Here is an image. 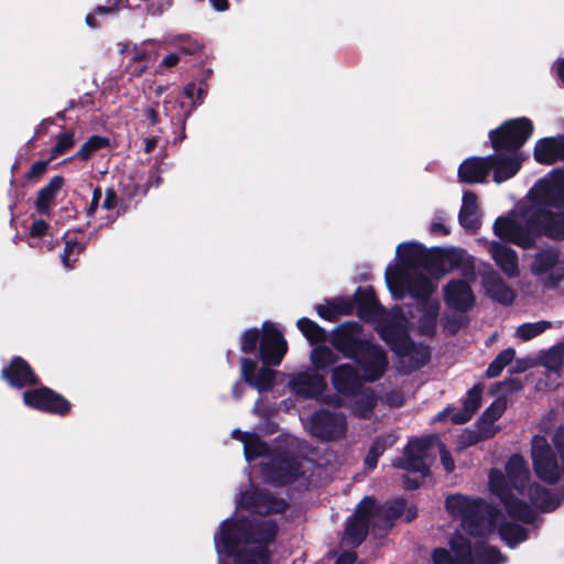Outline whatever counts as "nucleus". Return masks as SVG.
Returning a JSON list of instances; mask_svg holds the SVG:
<instances>
[{
  "mask_svg": "<svg viewBox=\"0 0 564 564\" xmlns=\"http://www.w3.org/2000/svg\"><path fill=\"white\" fill-rule=\"evenodd\" d=\"M489 487L491 492L502 501L506 495L512 494V487L508 481L507 475L505 476L499 469L492 468L489 473Z\"/></svg>",
  "mask_w": 564,
  "mask_h": 564,
  "instance_id": "nucleus-53",
  "label": "nucleus"
},
{
  "mask_svg": "<svg viewBox=\"0 0 564 564\" xmlns=\"http://www.w3.org/2000/svg\"><path fill=\"white\" fill-rule=\"evenodd\" d=\"M490 253L496 264L507 276L516 278L519 275L518 254L512 248L501 242L492 241Z\"/></svg>",
  "mask_w": 564,
  "mask_h": 564,
  "instance_id": "nucleus-30",
  "label": "nucleus"
},
{
  "mask_svg": "<svg viewBox=\"0 0 564 564\" xmlns=\"http://www.w3.org/2000/svg\"><path fill=\"white\" fill-rule=\"evenodd\" d=\"M442 259L446 273H448L463 264L464 250L459 248H443Z\"/></svg>",
  "mask_w": 564,
  "mask_h": 564,
  "instance_id": "nucleus-59",
  "label": "nucleus"
},
{
  "mask_svg": "<svg viewBox=\"0 0 564 564\" xmlns=\"http://www.w3.org/2000/svg\"><path fill=\"white\" fill-rule=\"evenodd\" d=\"M366 380L350 364L335 366L330 373V383L335 391L346 398L359 395Z\"/></svg>",
  "mask_w": 564,
  "mask_h": 564,
  "instance_id": "nucleus-18",
  "label": "nucleus"
},
{
  "mask_svg": "<svg viewBox=\"0 0 564 564\" xmlns=\"http://www.w3.org/2000/svg\"><path fill=\"white\" fill-rule=\"evenodd\" d=\"M75 145V132L74 131H65L59 133L56 137V142L52 147L50 152L51 160H55L58 156L65 154Z\"/></svg>",
  "mask_w": 564,
  "mask_h": 564,
  "instance_id": "nucleus-55",
  "label": "nucleus"
},
{
  "mask_svg": "<svg viewBox=\"0 0 564 564\" xmlns=\"http://www.w3.org/2000/svg\"><path fill=\"white\" fill-rule=\"evenodd\" d=\"M449 552L460 564H475V552L470 541L462 535L453 539L449 543Z\"/></svg>",
  "mask_w": 564,
  "mask_h": 564,
  "instance_id": "nucleus-50",
  "label": "nucleus"
},
{
  "mask_svg": "<svg viewBox=\"0 0 564 564\" xmlns=\"http://www.w3.org/2000/svg\"><path fill=\"white\" fill-rule=\"evenodd\" d=\"M528 496L531 503L542 512L554 510L557 507L551 490L539 482H533L529 486Z\"/></svg>",
  "mask_w": 564,
  "mask_h": 564,
  "instance_id": "nucleus-42",
  "label": "nucleus"
},
{
  "mask_svg": "<svg viewBox=\"0 0 564 564\" xmlns=\"http://www.w3.org/2000/svg\"><path fill=\"white\" fill-rule=\"evenodd\" d=\"M459 225L473 234L477 232L481 226L478 196L471 191H465L463 202L458 213Z\"/></svg>",
  "mask_w": 564,
  "mask_h": 564,
  "instance_id": "nucleus-27",
  "label": "nucleus"
},
{
  "mask_svg": "<svg viewBox=\"0 0 564 564\" xmlns=\"http://www.w3.org/2000/svg\"><path fill=\"white\" fill-rule=\"evenodd\" d=\"M291 383L299 395L307 399L321 395L327 387L325 377L316 371L301 372L295 376Z\"/></svg>",
  "mask_w": 564,
  "mask_h": 564,
  "instance_id": "nucleus-28",
  "label": "nucleus"
},
{
  "mask_svg": "<svg viewBox=\"0 0 564 564\" xmlns=\"http://www.w3.org/2000/svg\"><path fill=\"white\" fill-rule=\"evenodd\" d=\"M261 340V330L258 328H249L241 335L240 338V350L243 354H253L259 348Z\"/></svg>",
  "mask_w": 564,
  "mask_h": 564,
  "instance_id": "nucleus-58",
  "label": "nucleus"
},
{
  "mask_svg": "<svg viewBox=\"0 0 564 564\" xmlns=\"http://www.w3.org/2000/svg\"><path fill=\"white\" fill-rule=\"evenodd\" d=\"M0 379L17 390L33 388L41 383V378L33 367L21 356H13L2 367Z\"/></svg>",
  "mask_w": 564,
  "mask_h": 564,
  "instance_id": "nucleus-14",
  "label": "nucleus"
},
{
  "mask_svg": "<svg viewBox=\"0 0 564 564\" xmlns=\"http://www.w3.org/2000/svg\"><path fill=\"white\" fill-rule=\"evenodd\" d=\"M23 404L45 414L65 417L72 412V403L54 389L40 383L22 393Z\"/></svg>",
  "mask_w": 564,
  "mask_h": 564,
  "instance_id": "nucleus-5",
  "label": "nucleus"
},
{
  "mask_svg": "<svg viewBox=\"0 0 564 564\" xmlns=\"http://www.w3.org/2000/svg\"><path fill=\"white\" fill-rule=\"evenodd\" d=\"M486 505L482 499L474 498L462 517L463 525L468 534L482 536L486 531Z\"/></svg>",
  "mask_w": 564,
  "mask_h": 564,
  "instance_id": "nucleus-29",
  "label": "nucleus"
},
{
  "mask_svg": "<svg viewBox=\"0 0 564 564\" xmlns=\"http://www.w3.org/2000/svg\"><path fill=\"white\" fill-rule=\"evenodd\" d=\"M357 316L366 323H372L386 314L371 285L358 286L354 294Z\"/></svg>",
  "mask_w": 564,
  "mask_h": 564,
  "instance_id": "nucleus-21",
  "label": "nucleus"
},
{
  "mask_svg": "<svg viewBox=\"0 0 564 564\" xmlns=\"http://www.w3.org/2000/svg\"><path fill=\"white\" fill-rule=\"evenodd\" d=\"M433 442L432 436L414 438L409 441L404 447V457L393 460V467L412 473H420L423 477H427L431 471L424 462V455L431 448Z\"/></svg>",
  "mask_w": 564,
  "mask_h": 564,
  "instance_id": "nucleus-15",
  "label": "nucleus"
},
{
  "mask_svg": "<svg viewBox=\"0 0 564 564\" xmlns=\"http://www.w3.org/2000/svg\"><path fill=\"white\" fill-rule=\"evenodd\" d=\"M278 532L273 520L228 518L214 536L215 547L219 555L235 557L234 564H268L269 545L275 541Z\"/></svg>",
  "mask_w": 564,
  "mask_h": 564,
  "instance_id": "nucleus-1",
  "label": "nucleus"
},
{
  "mask_svg": "<svg viewBox=\"0 0 564 564\" xmlns=\"http://www.w3.org/2000/svg\"><path fill=\"white\" fill-rule=\"evenodd\" d=\"M264 366L258 369V364L249 357L240 358V372L242 380L251 388L263 393L271 391L275 383V370Z\"/></svg>",
  "mask_w": 564,
  "mask_h": 564,
  "instance_id": "nucleus-19",
  "label": "nucleus"
},
{
  "mask_svg": "<svg viewBox=\"0 0 564 564\" xmlns=\"http://www.w3.org/2000/svg\"><path fill=\"white\" fill-rule=\"evenodd\" d=\"M110 145V139L107 137L94 134L87 139L86 142L83 143L80 149L72 156L63 160L61 164H66L72 162L75 159L82 161H89L93 155L101 149H106Z\"/></svg>",
  "mask_w": 564,
  "mask_h": 564,
  "instance_id": "nucleus-39",
  "label": "nucleus"
},
{
  "mask_svg": "<svg viewBox=\"0 0 564 564\" xmlns=\"http://www.w3.org/2000/svg\"><path fill=\"white\" fill-rule=\"evenodd\" d=\"M533 158L544 165L564 161V133L539 139L534 144Z\"/></svg>",
  "mask_w": 564,
  "mask_h": 564,
  "instance_id": "nucleus-24",
  "label": "nucleus"
},
{
  "mask_svg": "<svg viewBox=\"0 0 564 564\" xmlns=\"http://www.w3.org/2000/svg\"><path fill=\"white\" fill-rule=\"evenodd\" d=\"M357 519H361L370 524L372 519L377 520L373 522V530L379 528V503H377L373 497H364L357 505L355 513L352 514Z\"/></svg>",
  "mask_w": 564,
  "mask_h": 564,
  "instance_id": "nucleus-51",
  "label": "nucleus"
},
{
  "mask_svg": "<svg viewBox=\"0 0 564 564\" xmlns=\"http://www.w3.org/2000/svg\"><path fill=\"white\" fill-rule=\"evenodd\" d=\"M534 206L564 208V171H553L552 180H540L532 188Z\"/></svg>",
  "mask_w": 564,
  "mask_h": 564,
  "instance_id": "nucleus-13",
  "label": "nucleus"
},
{
  "mask_svg": "<svg viewBox=\"0 0 564 564\" xmlns=\"http://www.w3.org/2000/svg\"><path fill=\"white\" fill-rule=\"evenodd\" d=\"M500 502L503 505L505 510L510 518L527 524H530L535 520V512L531 506L517 498L513 492L506 495Z\"/></svg>",
  "mask_w": 564,
  "mask_h": 564,
  "instance_id": "nucleus-35",
  "label": "nucleus"
},
{
  "mask_svg": "<svg viewBox=\"0 0 564 564\" xmlns=\"http://www.w3.org/2000/svg\"><path fill=\"white\" fill-rule=\"evenodd\" d=\"M474 498L455 494L446 497L445 508L453 517L462 518Z\"/></svg>",
  "mask_w": 564,
  "mask_h": 564,
  "instance_id": "nucleus-56",
  "label": "nucleus"
},
{
  "mask_svg": "<svg viewBox=\"0 0 564 564\" xmlns=\"http://www.w3.org/2000/svg\"><path fill=\"white\" fill-rule=\"evenodd\" d=\"M378 404V395L372 388H364L359 395L355 397L351 412L355 416L362 420H369Z\"/></svg>",
  "mask_w": 564,
  "mask_h": 564,
  "instance_id": "nucleus-38",
  "label": "nucleus"
},
{
  "mask_svg": "<svg viewBox=\"0 0 564 564\" xmlns=\"http://www.w3.org/2000/svg\"><path fill=\"white\" fill-rule=\"evenodd\" d=\"M398 437L393 434L381 435L375 438L365 457L364 465L367 469H375L378 459L383 455L387 448L392 447Z\"/></svg>",
  "mask_w": 564,
  "mask_h": 564,
  "instance_id": "nucleus-41",
  "label": "nucleus"
},
{
  "mask_svg": "<svg viewBox=\"0 0 564 564\" xmlns=\"http://www.w3.org/2000/svg\"><path fill=\"white\" fill-rule=\"evenodd\" d=\"M296 326L311 345L323 344L327 339L326 330L308 317H301Z\"/></svg>",
  "mask_w": 564,
  "mask_h": 564,
  "instance_id": "nucleus-47",
  "label": "nucleus"
},
{
  "mask_svg": "<svg viewBox=\"0 0 564 564\" xmlns=\"http://www.w3.org/2000/svg\"><path fill=\"white\" fill-rule=\"evenodd\" d=\"M85 250V245L79 242L77 239H68L65 241V248L61 254L62 263L66 269H73L74 263L77 261L73 256H78Z\"/></svg>",
  "mask_w": 564,
  "mask_h": 564,
  "instance_id": "nucleus-57",
  "label": "nucleus"
},
{
  "mask_svg": "<svg viewBox=\"0 0 564 564\" xmlns=\"http://www.w3.org/2000/svg\"><path fill=\"white\" fill-rule=\"evenodd\" d=\"M528 229L530 237L553 241H564V210H552L546 207L533 206L528 212Z\"/></svg>",
  "mask_w": 564,
  "mask_h": 564,
  "instance_id": "nucleus-4",
  "label": "nucleus"
},
{
  "mask_svg": "<svg viewBox=\"0 0 564 564\" xmlns=\"http://www.w3.org/2000/svg\"><path fill=\"white\" fill-rule=\"evenodd\" d=\"M507 409V403L502 399H496L480 415L477 421L479 432H471L468 435L469 444H475L481 440L490 438L495 435L492 425L498 421Z\"/></svg>",
  "mask_w": 564,
  "mask_h": 564,
  "instance_id": "nucleus-23",
  "label": "nucleus"
},
{
  "mask_svg": "<svg viewBox=\"0 0 564 564\" xmlns=\"http://www.w3.org/2000/svg\"><path fill=\"white\" fill-rule=\"evenodd\" d=\"M378 334L384 340L390 349L399 357H409L412 370H417L426 366L431 360L430 347L423 344L416 345L406 329L390 319L381 323Z\"/></svg>",
  "mask_w": 564,
  "mask_h": 564,
  "instance_id": "nucleus-2",
  "label": "nucleus"
},
{
  "mask_svg": "<svg viewBox=\"0 0 564 564\" xmlns=\"http://www.w3.org/2000/svg\"><path fill=\"white\" fill-rule=\"evenodd\" d=\"M443 299L447 307L460 313L469 312L476 304L471 286L462 279L449 280L443 286Z\"/></svg>",
  "mask_w": 564,
  "mask_h": 564,
  "instance_id": "nucleus-20",
  "label": "nucleus"
},
{
  "mask_svg": "<svg viewBox=\"0 0 564 564\" xmlns=\"http://www.w3.org/2000/svg\"><path fill=\"white\" fill-rule=\"evenodd\" d=\"M310 433L322 442L341 440L347 433L346 416L343 413L319 409L311 416Z\"/></svg>",
  "mask_w": 564,
  "mask_h": 564,
  "instance_id": "nucleus-9",
  "label": "nucleus"
},
{
  "mask_svg": "<svg viewBox=\"0 0 564 564\" xmlns=\"http://www.w3.org/2000/svg\"><path fill=\"white\" fill-rule=\"evenodd\" d=\"M482 391V383H475L467 391L466 398L463 400V409L454 412L451 417L454 424H464L471 420L481 406Z\"/></svg>",
  "mask_w": 564,
  "mask_h": 564,
  "instance_id": "nucleus-32",
  "label": "nucleus"
},
{
  "mask_svg": "<svg viewBox=\"0 0 564 564\" xmlns=\"http://www.w3.org/2000/svg\"><path fill=\"white\" fill-rule=\"evenodd\" d=\"M302 463L289 452L272 455L261 466L262 476L273 487H285L295 482L302 475Z\"/></svg>",
  "mask_w": 564,
  "mask_h": 564,
  "instance_id": "nucleus-6",
  "label": "nucleus"
},
{
  "mask_svg": "<svg viewBox=\"0 0 564 564\" xmlns=\"http://www.w3.org/2000/svg\"><path fill=\"white\" fill-rule=\"evenodd\" d=\"M203 48V45L191 36H184L180 39L178 51L184 54L195 55L199 53Z\"/></svg>",
  "mask_w": 564,
  "mask_h": 564,
  "instance_id": "nucleus-63",
  "label": "nucleus"
},
{
  "mask_svg": "<svg viewBox=\"0 0 564 564\" xmlns=\"http://www.w3.org/2000/svg\"><path fill=\"white\" fill-rule=\"evenodd\" d=\"M560 260V252L556 249L547 248L534 256L531 271L535 275L544 274L556 267Z\"/></svg>",
  "mask_w": 564,
  "mask_h": 564,
  "instance_id": "nucleus-45",
  "label": "nucleus"
},
{
  "mask_svg": "<svg viewBox=\"0 0 564 564\" xmlns=\"http://www.w3.org/2000/svg\"><path fill=\"white\" fill-rule=\"evenodd\" d=\"M243 455L247 462H253L260 457L271 456V447L257 433H252L248 440H245Z\"/></svg>",
  "mask_w": 564,
  "mask_h": 564,
  "instance_id": "nucleus-48",
  "label": "nucleus"
},
{
  "mask_svg": "<svg viewBox=\"0 0 564 564\" xmlns=\"http://www.w3.org/2000/svg\"><path fill=\"white\" fill-rule=\"evenodd\" d=\"M404 282L411 297L419 303H425L435 292L432 280L422 273L406 275Z\"/></svg>",
  "mask_w": 564,
  "mask_h": 564,
  "instance_id": "nucleus-34",
  "label": "nucleus"
},
{
  "mask_svg": "<svg viewBox=\"0 0 564 564\" xmlns=\"http://www.w3.org/2000/svg\"><path fill=\"white\" fill-rule=\"evenodd\" d=\"M425 246L415 242H403L397 247V257L406 269H419L422 265Z\"/></svg>",
  "mask_w": 564,
  "mask_h": 564,
  "instance_id": "nucleus-36",
  "label": "nucleus"
},
{
  "mask_svg": "<svg viewBox=\"0 0 564 564\" xmlns=\"http://www.w3.org/2000/svg\"><path fill=\"white\" fill-rule=\"evenodd\" d=\"M525 159L524 154H512L502 151H495V153L487 155L489 174L492 173V181L501 184L514 177Z\"/></svg>",
  "mask_w": 564,
  "mask_h": 564,
  "instance_id": "nucleus-17",
  "label": "nucleus"
},
{
  "mask_svg": "<svg viewBox=\"0 0 564 564\" xmlns=\"http://www.w3.org/2000/svg\"><path fill=\"white\" fill-rule=\"evenodd\" d=\"M475 564H503L507 557L497 546L488 545L484 541L474 544Z\"/></svg>",
  "mask_w": 564,
  "mask_h": 564,
  "instance_id": "nucleus-44",
  "label": "nucleus"
},
{
  "mask_svg": "<svg viewBox=\"0 0 564 564\" xmlns=\"http://www.w3.org/2000/svg\"><path fill=\"white\" fill-rule=\"evenodd\" d=\"M355 364L362 372L366 382H376L386 373L389 361L383 348L371 340L358 350L357 356L352 357Z\"/></svg>",
  "mask_w": 564,
  "mask_h": 564,
  "instance_id": "nucleus-10",
  "label": "nucleus"
},
{
  "mask_svg": "<svg viewBox=\"0 0 564 564\" xmlns=\"http://www.w3.org/2000/svg\"><path fill=\"white\" fill-rule=\"evenodd\" d=\"M443 247H425L421 269H424L434 276H443L446 269L443 265Z\"/></svg>",
  "mask_w": 564,
  "mask_h": 564,
  "instance_id": "nucleus-46",
  "label": "nucleus"
},
{
  "mask_svg": "<svg viewBox=\"0 0 564 564\" xmlns=\"http://www.w3.org/2000/svg\"><path fill=\"white\" fill-rule=\"evenodd\" d=\"M506 475L511 487L523 495L530 479V471L525 459L520 454L510 456L506 464Z\"/></svg>",
  "mask_w": 564,
  "mask_h": 564,
  "instance_id": "nucleus-31",
  "label": "nucleus"
},
{
  "mask_svg": "<svg viewBox=\"0 0 564 564\" xmlns=\"http://www.w3.org/2000/svg\"><path fill=\"white\" fill-rule=\"evenodd\" d=\"M531 458L535 476L545 484L555 485L561 479L556 454L545 436L534 435L531 441Z\"/></svg>",
  "mask_w": 564,
  "mask_h": 564,
  "instance_id": "nucleus-7",
  "label": "nucleus"
},
{
  "mask_svg": "<svg viewBox=\"0 0 564 564\" xmlns=\"http://www.w3.org/2000/svg\"><path fill=\"white\" fill-rule=\"evenodd\" d=\"M482 286L485 293L492 301L505 306L512 305L516 300V292L510 288L496 271L482 274Z\"/></svg>",
  "mask_w": 564,
  "mask_h": 564,
  "instance_id": "nucleus-25",
  "label": "nucleus"
},
{
  "mask_svg": "<svg viewBox=\"0 0 564 564\" xmlns=\"http://www.w3.org/2000/svg\"><path fill=\"white\" fill-rule=\"evenodd\" d=\"M432 560L434 564H460L456 562L453 554L443 547H437L433 551Z\"/></svg>",
  "mask_w": 564,
  "mask_h": 564,
  "instance_id": "nucleus-64",
  "label": "nucleus"
},
{
  "mask_svg": "<svg viewBox=\"0 0 564 564\" xmlns=\"http://www.w3.org/2000/svg\"><path fill=\"white\" fill-rule=\"evenodd\" d=\"M237 505L240 509L260 516L284 513L290 507V503L285 499L278 498L259 487H252L240 492Z\"/></svg>",
  "mask_w": 564,
  "mask_h": 564,
  "instance_id": "nucleus-8",
  "label": "nucleus"
},
{
  "mask_svg": "<svg viewBox=\"0 0 564 564\" xmlns=\"http://www.w3.org/2000/svg\"><path fill=\"white\" fill-rule=\"evenodd\" d=\"M417 324L420 335L426 337H434L436 335L437 319L421 315Z\"/></svg>",
  "mask_w": 564,
  "mask_h": 564,
  "instance_id": "nucleus-62",
  "label": "nucleus"
},
{
  "mask_svg": "<svg viewBox=\"0 0 564 564\" xmlns=\"http://www.w3.org/2000/svg\"><path fill=\"white\" fill-rule=\"evenodd\" d=\"M460 183L479 184L486 182L489 176L487 156H470L464 160L457 171Z\"/></svg>",
  "mask_w": 564,
  "mask_h": 564,
  "instance_id": "nucleus-26",
  "label": "nucleus"
},
{
  "mask_svg": "<svg viewBox=\"0 0 564 564\" xmlns=\"http://www.w3.org/2000/svg\"><path fill=\"white\" fill-rule=\"evenodd\" d=\"M65 180L62 175H56L50 182L39 189L35 199V209L40 215H50L54 199L64 186Z\"/></svg>",
  "mask_w": 564,
  "mask_h": 564,
  "instance_id": "nucleus-33",
  "label": "nucleus"
},
{
  "mask_svg": "<svg viewBox=\"0 0 564 564\" xmlns=\"http://www.w3.org/2000/svg\"><path fill=\"white\" fill-rule=\"evenodd\" d=\"M406 500L404 498H395L383 505L379 503V528L390 530L395 520H398L405 511Z\"/></svg>",
  "mask_w": 564,
  "mask_h": 564,
  "instance_id": "nucleus-37",
  "label": "nucleus"
},
{
  "mask_svg": "<svg viewBox=\"0 0 564 564\" xmlns=\"http://www.w3.org/2000/svg\"><path fill=\"white\" fill-rule=\"evenodd\" d=\"M552 327V323L549 321H539L535 323H524L517 328V336L523 340L528 341L532 338L539 336L544 333L546 329Z\"/></svg>",
  "mask_w": 564,
  "mask_h": 564,
  "instance_id": "nucleus-54",
  "label": "nucleus"
},
{
  "mask_svg": "<svg viewBox=\"0 0 564 564\" xmlns=\"http://www.w3.org/2000/svg\"><path fill=\"white\" fill-rule=\"evenodd\" d=\"M339 357L326 345H317L311 351V361L315 371H325L328 367L334 366Z\"/></svg>",
  "mask_w": 564,
  "mask_h": 564,
  "instance_id": "nucleus-49",
  "label": "nucleus"
},
{
  "mask_svg": "<svg viewBox=\"0 0 564 564\" xmlns=\"http://www.w3.org/2000/svg\"><path fill=\"white\" fill-rule=\"evenodd\" d=\"M516 350L512 347H508L501 350L496 358L489 364L486 370L487 378H497L501 375L505 367H507L513 360Z\"/></svg>",
  "mask_w": 564,
  "mask_h": 564,
  "instance_id": "nucleus-52",
  "label": "nucleus"
},
{
  "mask_svg": "<svg viewBox=\"0 0 564 564\" xmlns=\"http://www.w3.org/2000/svg\"><path fill=\"white\" fill-rule=\"evenodd\" d=\"M369 528L368 522L350 516L346 522L344 540L348 545L357 547L366 540Z\"/></svg>",
  "mask_w": 564,
  "mask_h": 564,
  "instance_id": "nucleus-40",
  "label": "nucleus"
},
{
  "mask_svg": "<svg viewBox=\"0 0 564 564\" xmlns=\"http://www.w3.org/2000/svg\"><path fill=\"white\" fill-rule=\"evenodd\" d=\"M498 534L506 544L513 549L528 539V531L518 523L505 521L499 524Z\"/></svg>",
  "mask_w": 564,
  "mask_h": 564,
  "instance_id": "nucleus-43",
  "label": "nucleus"
},
{
  "mask_svg": "<svg viewBox=\"0 0 564 564\" xmlns=\"http://www.w3.org/2000/svg\"><path fill=\"white\" fill-rule=\"evenodd\" d=\"M534 126L531 119L519 117L503 121L499 127L488 132L494 151L512 154H523L520 150L531 138Z\"/></svg>",
  "mask_w": 564,
  "mask_h": 564,
  "instance_id": "nucleus-3",
  "label": "nucleus"
},
{
  "mask_svg": "<svg viewBox=\"0 0 564 564\" xmlns=\"http://www.w3.org/2000/svg\"><path fill=\"white\" fill-rule=\"evenodd\" d=\"M361 334L362 326L358 322H345L333 332L330 344L345 358L351 359L370 341V339L362 338Z\"/></svg>",
  "mask_w": 564,
  "mask_h": 564,
  "instance_id": "nucleus-12",
  "label": "nucleus"
},
{
  "mask_svg": "<svg viewBox=\"0 0 564 564\" xmlns=\"http://www.w3.org/2000/svg\"><path fill=\"white\" fill-rule=\"evenodd\" d=\"M199 102L200 101H186L181 96H167L164 100L163 109L165 116L170 118L172 126L182 131V134L175 141H183L186 138V121Z\"/></svg>",
  "mask_w": 564,
  "mask_h": 564,
  "instance_id": "nucleus-22",
  "label": "nucleus"
},
{
  "mask_svg": "<svg viewBox=\"0 0 564 564\" xmlns=\"http://www.w3.org/2000/svg\"><path fill=\"white\" fill-rule=\"evenodd\" d=\"M564 360V341L551 347L545 355V365L551 369H557Z\"/></svg>",
  "mask_w": 564,
  "mask_h": 564,
  "instance_id": "nucleus-60",
  "label": "nucleus"
},
{
  "mask_svg": "<svg viewBox=\"0 0 564 564\" xmlns=\"http://www.w3.org/2000/svg\"><path fill=\"white\" fill-rule=\"evenodd\" d=\"M52 161L53 160H51V158H48L47 160H40V161L34 162L31 165L30 170L25 173V175H24L25 180L30 181V182L39 181L47 172L48 164Z\"/></svg>",
  "mask_w": 564,
  "mask_h": 564,
  "instance_id": "nucleus-61",
  "label": "nucleus"
},
{
  "mask_svg": "<svg viewBox=\"0 0 564 564\" xmlns=\"http://www.w3.org/2000/svg\"><path fill=\"white\" fill-rule=\"evenodd\" d=\"M286 351L288 343L282 332L272 322L265 321L261 328L259 359L264 366H279Z\"/></svg>",
  "mask_w": 564,
  "mask_h": 564,
  "instance_id": "nucleus-11",
  "label": "nucleus"
},
{
  "mask_svg": "<svg viewBox=\"0 0 564 564\" xmlns=\"http://www.w3.org/2000/svg\"><path fill=\"white\" fill-rule=\"evenodd\" d=\"M494 232L502 241L514 243L524 250L535 248V241L530 237L528 229V215L523 224L507 216L498 217L494 223Z\"/></svg>",
  "mask_w": 564,
  "mask_h": 564,
  "instance_id": "nucleus-16",
  "label": "nucleus"
}]
</instances>
